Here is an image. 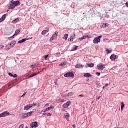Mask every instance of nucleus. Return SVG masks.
<instances>
[{
  "label": "nucleus",
  "mask_w": 128,
  "mask_h": 128,
  "mask_svg": "<svg viewBox=\"0 0 128 128\" xmlns=\"http://www.w3.org/2000/svg\"><path fill=\"white\" fill-rule=\"evenodd\" d=\"M32 114H34V112H30L28 113L23 114H22V118H29V116H32Z\"/></svg>",
  "instance_id": "1"
},
{
  "label": "nucleus",
  "mask_w": 128,
  "mask_h": 128,
  "mask_svg": "<svg viewBox=\"0 0 128 128\" xmlns=\"http://www.w3.org/2000/svg\"><path fill=\"white\" fill-rule=\"evenodd\" d=\"M102 38V36L96 37L93 41L94 44H98V42H100V38Z\"/></svg>",
  "instance_id": "2"
},
{
  "label": "nucleus",
  "mask_w": 128,
  "mask_h": 128,
  "mask_svg": "<svg viewBox=\"0 0 128 128\" xmlns=\"http://www.w3.org/2000/svg\"><path fill=\"white\" fill-rule=\"evenodd\" d=\"M10 116V113L8 112H5L0 114V118H6V116Z\"/></svg>",
  "instance_id": "3"
},
{
  "label": "nucleus",
  "mask_w": 128,
  "mask_h": 128,
  "mask_svg": "<svg viewBox=\"0 0 128 128\" xmlns=\"http://www.w3.org/2000/svg\"><path fill=\"white\" fill-rule=\"evenodd\" d=\"M14 0H12V1L11 2V4L8 6L9 10H14V8H16V6H14V3L12 2H14Z\"/></svg>",
  "instance_id": "4"
},
{
  "label": "nucleus",
  "mask_w": 128,
  "mask_h": 128,
  "mask_svg": "<svg viewBox=\"0 0 128 128\" xmlns=\"http://www.w3.org/2000/svg\"><path fill=\"white\" fill-rule=\"evenodd\" d=\"M30 126L32 128H38V122H33L30 124Z\"/></svg>",
  "instance_id": "5"
},
{
  "label": "nucleus",
  "mask_w": 128,
  "mask_h": 128,
  "mask_svg": "<svg viewBox=\"0 0 128 128\" xmlns=\"http://www.w3.org/2000/svg\"><path fill=\"white\" fill-rule=\"evenodd\" d=\"M98 70H104L105 68L104 66L102 64H101L100 65H98L97 66Z\"/></svg>",
  "instance_id": "6"
},
{
  "label": "nucleus",
  "mask_w": 128,
  "mask_h": 128,
  "mask_svg": "<svg viewBox=\"0 0 128 128\" xmlns=\"http://www.w3.org/2000/svg\"><path fill=\"white\" fill-rule=\"evenodd\" d=\"M58 32H55V34L52 36V38H50V40H54L58 36Z\"/></svg>",
  "instance_id": "7"
},
{
  "label": "nucleus",
  "mask_w": 128,
  "mask_h": 128,
  "mask_svg": "<svg viewBox=\"0 0 128 128\" xmlns=\"http://www.w3.org/2000/svg\"><path fill=\"white\" fill-rule=\"evenodd\" d=\"M84 68V66H82L81 64H77L76 66V68Z\"/></svg>",
  "instance_id": "8"
},
{
  "label": "nucleus",
  "mask_w": 128,
  "mask_h": 128,
  "mask_svg": "<svg viewBox=\"0 0 128 128\" xmlns=\"http://www.w3.org/2000/svg\"><path fill=\"white\" fill-rule=\"evenodd\" d=\"M116 55L112 54V56H110V58L112 60H116Z\"/></svg>",
  "instance_id": "9"
},
{
  "label": "nucleus",
  "mask_w": 128,
  "mask_h": 128,
  "mask_svg": "<svg viewBox=\"0 0 128 128\" xmlns=\"http://www.w3.org/2000/svg\"><path fill=\"white\" fill-rule=\"evenodd\" d=\"M6 14H4L2 18L0 19V22H4V20H6Z\"/></svg>",
  "instance_id": "10"
},
{
  "label": "nucleus",
  "mask_w": 128,
  "mask_h": 128,
  "mask_svg": "<svg viewBox=\"0 0 128 128\" xmlns=\"http://www.w3.org/2000/svg\"><path fill=\"white\" fill-rule=\"evenodd\" d=\"M16 44V42L14 40L12 41L11 44H10V46H11L10 48H14V46Z\"/></svg>",
  "instance_id": "11"
},
{
  "label": "nucleus",
  "mask_w": 128,
  "mask_h": 128,
  "mask_svg": "<svg viewBox=\"0 0 128 128\" xmlns=\"http://www.w3.org/2000/svg\"><path fill=\"white\" fill-rule=\"evenodd\" d=\"M28 38H24L22 39V40H20L18 42V44H24V42H26V40H28Z\"/></svg>",
  "instance_id": "12"
},
{
  "label": "nucleus",
  "mask_w": 128,
  "mask_h": 128,
  "mask_svg": "<svg viewBox=\"0 0 128 128\" xmlns=\"http://www.w3.org/2000/svg\"><path fill=\"white\" fill-rule=\"evenodd\" d=\"M94 68V64L92 63H90V64H87L86 68Z\"/></svg>",
  "instance_id": "13"
},
{
  "label": "nucleus",
  "mask_w": 128,
  "mask_h": 128,
  "mask_svg": "<svg viewBox=\"0 0 128 128\" xmlns=\"http://www.w3.org/2000/svg\"><path fill=\"white\" fill-rule=\"evenodd\" d=\"M48 32H50V30H43L42 32V36H46V34H48Z\"/></svg>",
  "instance_id": "14"
},
{
  "label": "nucleus",
  "mask_w": 128,
  "mask_h": 128,
  "mask_svg": "<svg viewBox=\"0 0 128 128\" xmlns=\"http://www.w3.org/2000/svg\"><path fill=\"white\" fill-rule=\"evenodd\" d=\"M70 38L72 39V42H74V40H75L76 38V33L72 34Z\"/></svg>",
  "instance_id": "15"
},
{
  "label": "nucleus",
  "mask_w": 128,
  "mask_h": 128,
  "mask_svg": "<svg viewBox=\"0 0 128 128\" xmlns=\"http://www.w3.org/2000/svg\"><path fill=\"white\" fill-rule=\"evenodd\" d=\"M12 3L14 4L15 6H18V4H20V1L18 0L16 2H13Z\"/></svg>",
  "instance_id": "16"
},
{
  "label": "nucleus",
  "mask_w": 128,
  "mask_h": 128,
  "mask_svg": "<svg viewBox=\"0 0 128 128\" xmlns=\"http://www.w3.org/2000/svg\"><path fill=\"white\" fill-rule=\"evenodd\" d=\"M30 108H31L30 106V104L27 105L24 107L25 110H30Z\"/></svg>",
  "instance_id": "17"
},
{
  "label": "nucleus",
  "mask_w": 128,
  "mask_h": 128,
  "mask_svg": "<svg viewBox=\"0 0 128 128\" xmlns=\"http://www.w3.org/2000/svg\"><path fill=\"white\" fill-rule=\"evenodd\" d=\"M38 74H40V72L38 73H36V74H34L31 76H30L29 77H28V78H34V76H38Z\"/></svg>",
  "instance_id": "18"
},
{
  "label": "nucleus",
  "mask_w": 128,
  "mask_h": 128,
  "mask_svg": "<svg viewBox=\"0 0 128 128\" xmlns=\"http://www.w3.org/2000/svg\"><path fill=\"white\" fill-rule=\"evenodd\" d=\"M84 76L85 78H90V76H92V75L90 74L86 73L84 75Z\"/></svg>",
  "instance_id": "19"
},
{
  "label": "nucleus",
  "mask_w": 128,
  "mask_h": 128,
  "mask_svg": "<svg viewBox=\"0 0 128 128\" xmlns=\"http://www.w3.org/2000/svg\"><path fill=\"white\" fill-rule=\"evenodd\" d=\"M78 46H74V47L72 48L71 52H74V51L76 50H78Z\"/></svg>",
  "instance_id": "20"
},
{
  "label": "nucleus",
  "mask_w": 128,
  "mask_h": 128,
  "mask_svg": "<svg viewBox=\"0 0 128 128\" xmlns=\"http://www.w3.org/2000/svg\"><path fill=\"white\" fill-rule=\"evenodd\" d=\"M108 24H102V28H108Z\"/></svg>",
  "instance_id": "21"
},
{
  "label": "nucleus",
  "mask_w": 128,
  "mask_h": 128,
  "mask_svg": "<svg viewBox=\"0 0 128 128\" xmlns=\"http://www.w3.org/2000/svg\"><path fill=\"white\" fill-rule=\"evenodd\" d=\"M18 22H20V20L18 18H17L12 21V24H18Z\"/></svg>",
  "instance_id": "22"
},
{
  "label": "nucleus",
  "mask_w": 128,
  "mask_h": 128,
  "mask_svg": "<svg viewBox=\"0 0 128 128\" xmlns=\"http://www.w3.org/2000/svg\"><path fill=\"white\" fill-rule=\"evenodd\" d=\"M86 36H84L81 38H79V40H80V42H82V40H86Z\"/></svg>",
  "instance_id": "23"
},
{
  "label": "nucleus",
  "mask_w": 128,
  "mask_h": 128,
  "mask_svg": "<svg viewBox=\"0 0 128 128\" xmlns=\"http://www.w3.org/2000/svg\"><path fill=\"white\" fill-rule=\"evenodd\" d=\"M70 76V78H74V73L72 72H69V77Z\"/></svg>",
  "instance_id": "24"
},
{
  "label": "nucleus",
  "mask_w": 128,
  "mask_h": 128,
  "mask_svg": "<svg viewBox=\"0 0 128 128\" xmlns=\"http://www.w3.org/2000/svg\"><path fill=\"white\" fill-rule=\"evenodd\" d=\"M124 106H126L124 105V102H122V106H121L122 110H124Z\"/></svg>",
  "instance_id": "25"
},
{
  "label": "nucleus",
  "mask_w": 128,
  "mask_h": 128,
  "mask_svg": "<svg viewBox=\"0 0 128 128\" xmlns=\"http://www.w3.org/2000/svg\"><path fill=\"white\" fill-rule=\"evenodd\" d=\"M20 30H16L15 33V35L18 36V34H20Z\"/></svg>",
  "instance_id": "26"
},
{
  "label": "nucleus",
  "mask_w": 128,
  "mask_h": 128,
  "mask_svg": "<svg viewBox=\"0 0 128 128\" xmlns=\"http://www.w3.org/2000/svg\"><path fill=\"white\" fill-rule=\"evenodd\" d=\"M68 118H70V114H68L67 115H65L64 116V118H66V120L68 119Z\"/></svg>",
  "instance_id": "27"
},
{
  "label": "nucleus",
  "mask_w": 128,
  "mask_h": 128,
  "mask_svg": "<svg viewBox=\"0 0 128 128\" xmlns=\"http://www.w3.org/2000/svg\"><path fill=\"white\" fill-rule=\"evenodd\" d=\"M68 34H65V36H64V40H68Z\"/></svg>",
  "instance_id": "28"
},
{
  "label": "nucleus",
  "mask_w": 128,
  "mask_h": 128,
  "mask_svg": "<svg viewBox=\"0 0 128 128\" xmlns=\"http://www.w3.org/2000/svg\"><path fill=\"white\" fill-rule=\"evenodd\" d=\"M65 78H70V73H67L64 75Z\"/></svg>",
  "instance_id": "29"
},
{
  "label": "nucleus",
  "mask_w": 128,
  "mask_h": 128,
  "mask_svg": "<svg viewBox=\"0 0 128 128\" xmlns=\"http://www.w3.org/2000/svg\"><path fill=\"white\" fill-rule=\"evenodd\" d=\"M74 96V92H72L68 93V96Z\"/></svg>",
  "instance_id": "30"
},
{
  "label": "nucleus",
  "mask_w": 128,
  "mask_h": 128,
  "mask_svg": "<svg viewBox=\"0 0 128 128\" xmlns=\"http://www.w3.org/2000/svg\"><path fill=\"white\" fill-rule=\"evenodd\" d=\"M48 110H53V108H54V106H51L50 108H47Z\"/></svg>",
  "instance_id": "31"
},
{
  "label": "nucleus",
  "mask_w": 128,
  "mask_h": 128,
  "mask_svg": "<svg viewBox=\"0 0 128 128\" xmlns=\"http://www.w3.org/2000/svg\"><path fill=\"white\" fill-rule=\"evenodd\" d=\"M63 108H68V106L66 104H65L63 105Z\"/></svg>",
  "instance_id": "32"
},
{
  "label": "nucleus",
  "mask_w": 128,
  "mask_h": 128,
  "mask_svg": "<svg viewBox=\"0 0 128 128\" xmlns=\"http://www.w3.org/2000/svg\"><path fill=\"white\" fill-rule=\"evenodd\" d=\"M66 62H62L60 66H66Z\"/></svg>",
  "instance_id": "33"
},
{
  "label": "nucleus",
  "mask_w": 128,
  "mask_h": 128,
  "mask_svg": "<svg viewBox=\"0 0 128 128\" xmlns=\"http://www.w3.org/2000/svg\"><path fill=\"white\" fill-rule=\"evenodd\" d=\"M70 101H68L66 102V104L68 106V107L70 105Z\"/></svg>",
  "instance_id": "34"
},
{
  "label": "nucleus",
  "mask_w": 128,
  "mask_h": 128,
  "mask_svg": "<svg viewBox=\"0 0 128 128\" xmlns=\"http://www.w3.org/2000/svg\"><path fill=\"white\" fill-rule=\"evenodd\" d=\"M30 108H32L34 106H36V104H30Z\"/></svg>",
  "instance_id": "35"
},
{
  "label": "nucleus",
  "mask_w": 128,
  "mask_h": 128,
  "mask_svg": "<svg viewBox=\"0 0 128 128\" xmlns=\"http://www.w3.org/2000/svg\"><path fill=\"white\" fill-rule=\"evenodd\" d=\"M106 52H107L108 54H111L112 53V50H110L108 49L106 50Z\"/></svg>",
  "instance_id": "36"
},
{
  "label": "nucleus",
  "mask_w": 128,
  "mask_h": 128,
  "mask_svg": "<svg viewBox=\"0 0 128 128\" xmlns=\"http://www.w3.org/2000/svg\"><path fill=\"white\" fill-rule=\"evenodd\" d=\"M16 34H14L13 36H12V37H10L8 38L9 40H10V38H14V37L16 36Z\"/></svg>",
  "instance_id": "37"
},
{
  "label": "nucleus",
  "mask_w": 128,
  "mask_h": 128,
  "mask_svg": "<svg viewBox=\"0 0 128 128\" xmlns=\"http://www.w3.org/2000/svg\"><path fill=\"white\" fill-rule=\"evenodd\" d=\"M30 68H36V65L30 66Z\"/></svg>",
  "instance_id": "38"
},
{
  "label": "nucleus",
  "mask_w": 128,
  "mask_h": 128,
  "mask_svg": "<svg viewBox=\"0 0 128 128\" xmlns=\"http://www.w3.org/2000/svg\"><path fill=\"white\" fill-rule=\"evenodd\" d=\"M26 94H27L26 92H24V94L22 96H21V98H24V97L26 96Z\"/></svg>",
  "instance_id": "39"
},
{
  "label": "nucleus",
  "mask_w": 128,
  "mask_h": 128,
  "mask_svg": "<svg viewBox=\"0 0 128 128\" xmlns=\"http://www.w3.org/2000/svg\"><path fill=\"white\" fill-rule=\"evenodd\" d=\"M8 75H9L10 76H12V78H14V75L12 74V73H8Z\"/></svg>",
  "instance_id": "40"
},
{
  "label": "nucleus",
  "mask_w": 128,
  "mask_h": 128,
  "mask_svg": "<svg viewBox=\"0 0 128 128\" xmlns=\"http://www.w3.org/2000/svg\"><path fill=\"white\" fill-rule=\"evenodd\" d=\"M4 48V46H0V50H2V48Z\"/></svg>",
  "instance_id": "41"
},
{
  "label": "nucleus",
  "mask_w": 128,
  "mask_h": 128,
  "mask_svg": "<svg viewBox=\"0 0 128 128\" xmlns=\"http://www.w3.org/2000/svg\"><path fill=\"white\" fill-rule=\"evenodd\" d=\"M96 76H100V72H96Z\"/></svg>",
  "instance_id": "42"
},
{
  "label": "nucleus",
  "mask_w": 128,
  "mask_h": 128,
  "mask_svg": "<svg viewBox=\"0 0 128 128\" xmlns=\"http://www.w3.org/2000/svg\"><path fill=\"white\" fill-rule=\"evenodd\" d=\"M48 56H49V55H46V56H44L45 60H47L48 58Z\"/></svg>",
  "instance_id": "43"
},
{
  "label": "nucleus",
  "mask_w": 128,
  "mask_h": 128,
  "mask_svg": "<svg viewBox=\"0 0 128 128\" xmlns=\"http://www.w3.org/2000/svg\"><path fill=\"white\" fill-rule=\"evenodd\" d=\"M47 116H52V114H50V113H48L47 114Z\"/></svg>",
  "instance_id": "44"
},
{
  "label": "nucleus",
  "mask_w": 128,
  "mask_h": 128,
  "mask_svg": "<svg viewBox=\"0 0 128 128\" xmlns=\"http://www.w3.org/2000/svg\"><path fill=\"white\" fill-rule=\"evenodd\" d=\"M24 125L22 124L19 127V128H24Z\"/></svg>",
  "instance_id": "45"
},
{
  "label": "nucleus",
  "mask_w": 128,
  "mask_h": 128,
  "mask_svg": "<svg viewBox=\"0 0 128 128\" xmlns=\"http://www.w3.org/2000/svg\"><path fill=\"white\" fill-rule=\"evenodd\" d=\"M68 42H72V38H70V39L68 40Z\"/></svg>",
  "instance_id": "46"
},
{
  "label": "nucleus",
  "mask_w": 128,
  "mask_h": 128,
  "mask_svg": "<svg viewBox=\"0 0 128 128\" xmlns=\"http://www.w3.org/2000/svg\"><path fill=\"white\" fill-rule=\"evenodd\" d=\"M13 78H18V74H15L14 75Z\"/></svg>",
  "instance_id": "47"
},
{
  "label": "nucleus",
  "mask_w": 128,
  "mask_h": 128,
  "mask_svg": "<svg viewBox=\"0 0 128 128\" xmlns=\"http://www.w3.org/2000/svg\"><path fill=\"white\" fill-rule=\"evenodd\" d=\"M90 78H87L86 82H90Z\"/></svg>",
  "instance_id": "48"
},
{
  "label": "nucleus",
  "mask_w": 128,
  "mask_h": 128,
  "mask_svg": "<svg viewBox=\"0 0 128 128\" xmlns=\"http://www.w3.org/2000/svg\"><path fill=\"white\" fill-rule=\"evenodd\" d=\"M79 96H80V98H84V95L81 94V95H80Z\"/></svg>",
  "instance_id": "49"
},
{
  "label": "nucleus",
  "mask_w": 128,
  "mask_h": 128,
  "mask_svg": "<svg viewBox=\"0 0 128 128\" xmlns=\"http://www.w3.org/2000/svg\"><path fill=\"white\" fill-rule=\"evenodd\" d=\"M108 84H106L105 87L108 88Z\"/></svg>",
  "instance_id": "50"
},
{
  "label": "nucleus",
  "mask_w": 128,
  "mask_h": 128,
  "mask_svg": "<svg viewBox=\"0 0 128 128\" xmlns=\"http://www.w3.org/2000/svg\"><path fill=\"white\" fill-rule=\"evenodd\" d=\"M54 84H56V86H58V82H54Z\"/></svg>",
  "instance_id": "51"
},
{
  "label": "nucleus",
  "mask_w": 128,
  "mask_h": 128,
  "mask_svg": "<svg viewBox=\"0 0 128 128\" xmlns=\"http://www.w3.org/2000/svg\"><path fill=\"white\" fill-rule=\"evenodd\" d=\"M48 108H47L46 109V110H44V112H48Z\"/></svg>",
  "instance_id": "52"
},
{
  "label": "nucleus",
  "mask_w": 128,
  "mask_h": 128,
  "mask_svg": "<svg viewBox=\"0 0 128 128\" xmlns=\"http://www.w3.org/2000/svg\"><path fill=\"white\" fill-rule=\"evenodd\" d=\"M72 126H73L74 128H76V124H74V125Z\"/></svg>",
  "instance_id": "53"
},
{
  "label": "nucleus",
  "mask_w": 128,
  "mask_h": 128,
  "mask_svg": "<svg viewBox=\"0 0 128 128\" xmlns=\"http://www.w3.org/2000/svg\"><path fill=\"white\" fill-rule=\"evenodd\" d=\"M126 6L127 8H128V2L126 3Z\"/></svg>",
  "instance_id": "54"
},
{
  "label": "nucleus",
  "mask_w": 128,
  "mask_h": 128,
  "mask_svg": "<svg viewBox=\"0 0 128 128\" xmlns=\"http://www.w3.org/2000/svg\"><path fill=\"white\" fill-rule=\"evenodd\" d=\"M86 38H90V36H86Z\"/></svg>",
  "instance_id": "55"
},
{
  "label": "nucleus",
  "mask_w": 128,
  "mask_h": 128,
  "mask_svg": "<svg viewBox=\"0 0 128 128\" xmlns=\"http://www.w3.org/2000/svg\"><path fill=\"white\" fill-rule=\"evenodd\" d=\"M48 104H46V106H48Z\"/></svg>",
  "instance_id": "56"
},
{
  "label": "nucleus",
  "mask_w": 128,
  "mask_h": 128,
  "mask_svg": "<svg viewBox=\"0 0 128 128\" xmlns=\"http://www.w3.org/2000/svg\"><path fill=\"white\" fill-rule=\"evenodd\" d=\"M100 96L98 98V100H100Z\"/></svg>",
  "instance_id": "57"
},
{
  "label": "nucleus",
  "mask_w": 128,
  "mask_h": 128,
  "mask_svg": "<svg viewBox=\"0 0 128 128\" xmlns=\"http://www.w3.org/2000/svg\"><path fill=\"white\" fill-rule=\"evenodd\" d=\"M105 86L103 87V90H104V88H105Z\"/></svg>",
  "instance_id": "58"
},
{
  "label": "nucleus",
  "mask_w": 128,
  "mask_h": 128,
  "mask_svg": "<svg viewBox=\"0 0 128 128\" xmlns=\"http://www.w3.org/2000/svg\"><path fill=\"white\" fill-rule=\"evenodd\" d=\"M7 12H10V10H8Z\"/></svg>",
  "instance_id": "59"
},
{
  "label": "nucleus",
  "mask_w": 128,
  "mask_h": 128,
  "mask_svg": "<svg viewBox=\"0 0 128 128\" xmlns=\"http://www.w3.org/2000/svg\"><path fill=\"white\" fill-rule=\"evenodd\" d=\"M26 128H28V127H26Z\"/></svg>",
  "instance_id": "60"
}]
</instances>
